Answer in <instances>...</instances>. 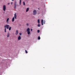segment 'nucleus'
I'll return each mask as SVG.
<instances>
[{
    "label": "nucleus",
    "instance_id": "obj_1",
    "mask_svg": "<svg viewBox=\"0 0 75 75\" xmlns=\"http://www.w3.org/2000/svg\"><path fill=\"white\" fill-rule=\"evenodd\" d=\"M6 28L7 29H8L9 28V25H5L4 26V27H5V32H6Z\"/></svg>",
    "mask_w": 75,
    "mask_h": 75
},
{
    "label": "nucleus",
    "instance_id": "obj_2",
    "mask_svg": "<svg viewBox=\"0 0 75 75\" xmlns=\"http://www.w3.org/2000/svg\"><path fill=\"white\" fill-rule=\"evenodd\" d=\"M37 13V11L36 10H34L33 11V14L34 15H35Z\"/></svg>",
    "mask_w": 75,
    "mask_h": 75
},
{
    "label": "nucleus",
    "instance_id": "obj_3",
    "mask_svg": "<svg viewBox=\"0 0 75 75\" xmlns=\"http://www.w3.org/2000/svg\"><path fill=\"white\" fill-rule=\"evenodd\" d=\"M3 10L4 11H5L6 10V6L5 5H4L3 6Z\"/></svg>",
    "mask_w": 75,
    "mask_h": 75
},
{
    "label": "nucleus",
    "instance_id": "obj_4",
    "mask_svg": "<svg viewBox=\"0 0 75 75\" xmlns=\"http://www.w3.org/2000/svg\"><path fill=\"white\" fill-rule=\"evenodd\" d=\"M16 2H15L14 4V8L16 9Z\"/></svg>",
    "mask_w": 75,
    "mask_h": 75
},
{
    "label": "nucleus",
    "instance_id": "obj_5",
    "mask_svg": "<svg viewBox=\"0 0 75 75\" xmlns=\"http://www.w3.org/2000/svg\"><path fill=\"white\" fill-rule=\"evenodd\" d=\"M14 20H15V18L14 17H13V18L12 19V22H13L14 21Z\"/></svg>",
    "mask_w": 75,
    "mask_h": 75
},
{
    "label": "nucleus",
    "instance_id": "obj_6",
    "mask_svg": "<svg viewBox=\"0 0 75 75\" xmlns=\"http://www.w3.org/2000/svg\"><path fill=\"white\" fill-rule=\"evenodd\" d=\"M21 39V37L19 36L18 37V40H20Z\"/></svg>",
    "mask_w": 75,
    "mask_h": 75
},
{
    "label": "nucleus",
    "instance_id": "obj_7",
    "mask_svg": "<svg viewBox=\"0 0 75 75\" xmlns=\"http://www.w3.org/2000/svg\"><path fill=\"white\" fill-rule=\"evenodd\" d=\"M43 19H42V20H41V23H42V25H43Z\"/></svg>",
    "mask_w": 75,
    "mask_h": 75
},
{
    "label": "nucleus",
    "instance_id": "obj_8",
    "mask_svg": "<svg viewBox=\"0 0 75 75\" xmlns=\"http://www.w3.org/2000/svg\"><path fill=\"white\" fill-rule=\"evenodd\" d=\"M18 33V30H17L16 31V33H15V34L16 35H17Z\"/></svg>",
    "mask_w": 75,
    "mask_h": 75
},
{
    "label": "nucleus",
    "instance_id": "obj_9",
    "mask_svg": "<svg viewBox=\"0 0 75 75\" xmlns=\"http://www.w3.org/2000/svg\"><path fill=\"white\" fill-rule=\"evenodd\" d=\"M14 17L15 19H16L17 16H16V13H15L14 14Z\"/></svg>",
    "mask_w": 75,
    "mask_h": 75
},
{
    "label": "nucleus",
    "instance_id": "obj_10",
    "mask_svg": "<svg viewBox=\"0 0 75 75\" xmlns=\"http://www.w3.org/2000/svg\"><path fill=\"white\" fill-rule=\"evenodd\" d=\"M30 31V29L29 28H28L27 30V32H29Z\"/></svg>",
    "mask_w": 75,
    "mask_h": 75
},
{
    "label": "nucleus",
    "instance_id": "obj_11",
    "mask_svg": "<svg viewBox=\"0 0 75 75\" xmlns=\"http://www.w3.org/2000/svg\"><path fill=\"white\" fill-rule=\"evenodd\" d=\"M29 10V8H27V9H26V12H27Z\"/></svg>",
    "mask_w": 75,
    "mask_h": 75
},
{
    "label": "nucleus",
    "instance_id": "obj_12",
    "mask_svg": "<svg viewBox=\"0 0 75 75\" xmlns=\"http://www.w3.org/2000/svg\"><path fill=\"white\" fill-rule=\"evenodd\" d=\"M38 23L39 24L40 23V20L39 19H38Z\"/></svg>",
    "mask_w": 75,
    "mask_h": 75
},
{
    "label": "nucleus",
    "instance_id": "obj_13",
    "mask_svg": "<svg viewBox=\"0 0 75 75\" xmlns=\"http://www.w3.org/2000/svg\"><path fill=\"white\" fill-rule=\"evenodd\" d=\"M9 36V34L8 33L7 34V37H8Z\"/></svg>",
    "mask_w": 75,
    "mask_h": 75
},
{
    "label": "nucleus",
    "instance_id": "obj_14",
    "mask_svg": "<svg viewBox=\"0 0 75 75\" xmlns=\"http://www.w3.org/2000/svg\"><path fill=\"white\" fill-rule=\"evenodd\" d=\"M9 20V18H7L6 20V22H8Z\"/></svg>",
    "mask_w": 75,
    "mask_h": 75
},
{
    "label": "nucleus",
    "instance_id": "obj_15",
    "mask_svg": "<svg viewBox=\"0 0 75 75\" xmlns=\"http://www.w3.org/2000/svg\"><path fill=\"white\" fill-rule=\"evenodd\" d=\"M30 31H28V35H29L30 34Z\"/></svg>",
    "mask_w": 75,
    "mask_h": 75
},
{
    "label": "nucleus",
    "instance_id": "obj_16",
    "mask_svg": "<svg viewBox=\"0 0 75 75\" xmlns=\"http://www.w3.org/2000/svg\"><path fill=\"white\" fill-rule=\"evenodd\" d=\"M38 39L39 40H40V36L38 37Z\"/></svg>",
    "mask_w": 75,
    "mask_h": 75
},
{
    "label": "nucleus",
    "instance_id": "obj_17",
    "mask_svg": "<svg viewBox=\"0 0 75 75\" xmlns=\"http://www.w3.org/2000/svg\"><path fill=\"white\" fill-rule=\"evenodd\" d=\"M21 0H20V5L21 4Z\"/></svg>",
    "mask_w": 75,
    "mask_h": 75
},
{
    "label": "nucleus",
    "instance_id": "obj_18",
    "mask_svg": "<svg viewBox=\"0 0 75 75\" xmlns=\"http://www.w3.org/2000/svg\"><path fill=\"white\" fill-rule=\"evenodd\" d=\"M23 5L25 6V3L24 2H23Z\"/></svg>",
    "mask_w": 75,
    "mask_h": 75
},
{
    "label": "nucleus",
    "instance_id": "obj_19",
    "mask_svg": "<svg viewBox=\"0 0 75 75\" xmlns=\"http://www.w3.org/2000/svg\"><path fill=\"white\" fill-rule=\"evenodd\" d=\"M40 24H38V27H40Z\"/></svg>",
    "mask_w": 75,
    "mask_h": 75
},
{
    "label": "nucleus",
    "instance_id": "obj_20",
    "mask_svg": "<svg viewBox=\"0 0 75 75\" xmlns=\"http://www.w3.org/2000/svg\"><path fill=\"white\" fill-rule=\"evenodd\" d=\"M11 27H10L9 28V30H11Z\"/></svg>",
    "mask_w": 75,
    "mask_h": 75
},
{
    "label": "nucleus",
    "instance_id": "obj_21",
    "mask_svg": "<svg viewBox=\"0 0 75 75\" xmlns=\"http://www.w3.org/2000/svg\"><path fill=\"white\" fill-rule=\"evenodd\" d=\"M25 52L26 53H28V52H27V51L26 50H25Z\"/></svg>",
    "mask_w": 75,
    "mask_h": 75
},
{
    "label": "nucleus",
    "instance_id": "obj_22",
    "mask_svg": "<svg viewBox=\"0 0 75 75\" xmlns=\"http://www.w3.org/2000/svg\"><path fill=\"white\" fill-rule=\"evenodd\" d=\"M40 30H38V33H39L40 32Z\"/></svg>",
    "mask_w": 75,
    "mask_h": 75
},
{
    "label": "nucleus",
    "instance_id": "obj_23",
    "mask_svg": "<svg viewBox=\"0 0 75 75\" xmlns=\"http://www.w3.org/2000/svg\"><path fill=\"white\" fill-rule=\"evenodd\" d=\"M26 25H27V26H28V25H29V24H28V23H27V24H26Z\"/></svg>",
    "mask_w": 75,
    "mask_h": 75
},
{
    "label": "nucleus",
    "instance_id": "obj_24",
    "mask_svg": "<svg viewBox=\"0 0 75 75\" xmlns=\"http://www.w3.org/2000/svg\"><path fill=\"white\" fill-rule=\"evenodd\" d=\"M19 35H21V33H19Z\"/></svg>",
    "mask_w": 75,
    "mask_h": 75
},
{
    "label": "nucleus",
    "instance_id": "obj_25",
    "mask_svg": "<svg viewBox=\"0 0 75 75\" xmlns=\"http://www.w3.org/2000/svg\"><path fill=\"white\" fill-rule=\"evenodd\" d=\"M45 21H44V24H45Z\"/></svg>",
    "mask_w": 75,
    "mask_h": 75
},
{
    "label": "nucleus",
    "instance_id": "obj_26",
    "mask_svg": "<svg viewBox=\"0 0 75 75\" xmlns=\"http://www.w3.org/2000/svg\"><path fill=\"white\" fill-rule=\"evenodd\" d=\"M32 30H33L32 29H31V31H32Z\"/></svg>",
    "mask_w": 75,
    "mask_h": 75
},
{
    "label": "nucleus",
    "instance_id": "obj_27",
    "mask_svg": "<svg viewBox=\"0 0 75 75\" xmlns=\"http://www.w3.org/2000/svg\"><path fill=\"white\" fill-rule=\"evenodd\" d=\"M11 5H12V4H13L12 2H11Z\"/></svg>",
    "mask_w": 75,
    "mask_h": 75
},
{
    "label": "nucleus",
    "instance_id": "obj_28",
    "mask_svg": "<svg viewBox=\"0 0 75 75\" xmlns=\"http://www.w3.org/2000/svg\"><path fill=\"white\" fill-rule=\"evenodd\" d=\"M10 4V3H8V4Z\"/></svg>",
    "mask_w": 75,
    "mask_h": 75
},
{
    "label": "nucleus",
    "instance_id": "obj_29",
    "mask_svg": "<svg viewBox=\"0 0 75 75\" xmlns=\"http://www.w3.org/2000/svg\"><path fill=\"white\" fill-rule=\"evenodd\" d=\"M12 1H13L14 0H11Z\"/></svg>",
    "mask_w": 75,
    "mask_h": 75
},
{
    "label": "nucleus",
    "instance_id": "obj_30",
    "mask_svg": "<svg viewBox=\"0 0 75 75\" xmlns=\"http://www.w3.org/2000/svg\"><path fill=\"white\" fill-rule=\"evenodd\" d=\"M38 9H39V8H38Z\"/></svg>",
    "mask_w": 75,
    "mask_h": 75
}]
</instances>
